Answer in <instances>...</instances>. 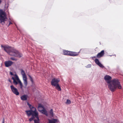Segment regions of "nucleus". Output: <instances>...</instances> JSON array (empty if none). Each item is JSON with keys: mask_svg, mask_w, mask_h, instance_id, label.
Returning <instances> with one entry per match:
<instances>
[{"mask_svg": "<svg viewBox=\"0 0 123 123\" xmlns=\"http://www.w3.org/2000/svg\"><path fill=\"white\" fill-rule=\"evenodd\" d=\"M12 79L13 80V83L15 85H17L18 84V82L16 81L14 78L13 77H12Z\"/></svg>", "mask_w": 123, "mask_h": 123, "instance_id": "obj_21", "label": "nucleus"}, {"mask_svg": "<svg viewBox=\"0 0 123 123\" xmlns=\"http://www.w3.org/2000/svg\"><path fill=\"white\" fill-rule=\"evenodd\" d=\"M55 87V88L57 89L59 91H61V87L59 86V84H58L56 85L55 86H54Z\"/></svg>", "mask_w": 123, "mask_h": 123, "instance_id": "obj_20", "label": "nucleus"}, {"mask_svg": "<svg viewBox=\"0 0 123 123\" xmlns=\"http://www.w3.org/2000/svg\"><path fill=\"white\" fill-rule=\"evenodd\" d=\"M10 59L13 61H17V58L13 57H11L10 58Z\"/></svg>", "mask_w": 123, "mask_h": 123, "instance_id": "obj_26", "label": "nucleus"}, {"mask_svg": "<svg viewBox=\"0 0 123 123\" xmlns=\"http://www.w3.org/2000/svg\"><path fill=\"white\" fill-rule=\"evenodd\" d=\"M23 79L24 80V84L26 86L27 85V77L23 78Z\"/></svg>", "mask_w": 123, "mask_h": 123, "instance_id": "obj_18", "label": "nucleus"}, {"mask_svg": "<svg viewBox=\"0 0 123 123\" xmlns=\"http://www.w3.org/2000/svg\"><path fill=\"white\" fill-rule=\"evenodd\" d=\"M60 81V80L59 79H57L56 78H54L52 80L51 82V85L54 86H55L56 85L58 84V83Z\"/></svg>", "mask_w": 123, "mask_h": 123, "instance_id": "obj_6", "label": "nucleus"}, {"mask_svg": "<svg viewBox=\"0 0 123 123\" xmlns=\"http://www.w3.org/2000/svg\"><path fill=\"white\" fill-rule=\"evenodd\" d=\"M3 0H0V4L1 3V2H2Z\"/></svg>", "mask_w": 123, "mask_h": 123, "instance_id": "obj_35", "label": "nucleus"}, {"mask_svg": "<svg viewBox=\"0 0 123 123\" xmlns=\"http://www.w3.org/2000/svg\"><path fill=\"white\" fill-rule=\"evenodd\" d=\"M27 104L29 107H30L31 105V104H30L28 102L27 103Z\"/></svg>", "mask_w": 123, "mask_h": 123, "instance_id": "obj_32", "label": "nucleus"}, {"mask_svg": "<svg viewBox=\"0 0 123 123\" xmlns=\"http://www.w3.org/2000/svg\"><path fill=\"white\" fill-rule=\"evenodd\" d=\"M91 65L90 64H89L86 66V67L87 68H90L91 67Z\"/></svg>", "mask_w": 123, "mask_h": 123, "instance_id": "obj_27", "label": "nucleus"}, {"mask_svg": "<svg viewBox=\"0 0 123 123\" xmlns=\"http://www.w3.org/2000/svg\"><path fill=\"white\" fill-rule=\"evenodd\" d=\"M57 119H53L52 120H49V123H56V122L57 121Z\"/></svg>", "mask_w": 123, "mask_h": 123, "instance_id": "obj_19", "label": "nucleus"}, {"mask_svg": "<svg viewBox=\"0 0 123 123\" xmlns=\"http://www.w3.org/2000/svg\"><path fill=\"white\" fill-rule=\"evenodd\" d=\"M7 20L6 15L5 12L2 9H0V23L4 24L5 21Z\"/></svg>", "mask_w": 123, "mask_h": 123, "instance_id": "obj_3", "label": "nucleus"}, {"mask_svg": "<svg viewBox=\"0 0 123 123\" xmlns=\"http://www.w3.org/2000/svg\"><path fill=\"white\" fill-rule=\"evenodd\" d=\"M10 74L11 75L14 76V75L13 74V73L12 72H10Z\"/></svg>", "mask_w": 123, "mask_h": 123, "instance_id": "obj_30", "label": "nucleus"}, {"mask_svg": "<svg viewBox=\"0 0 123 123\" xmlns=\"http://www.w3.org/2000/svg\"><path fill=\"white\" fill-rule=\"evenodd\" d=\"M29 108L30 109V110L26 111H29V112L30 113L31 112H32H32L33 111L35 112H38L36 111V108L35 107H33L32 105H31L30 107H29Z\"/></svg>", "mask_w": 123, "mask_h": 123, "instance_id": "obj_12", "label": "nucleus"}, {"mask_svg": "<svg viewBox=\"0 0 123 123\" xmlns=\"http://www.w3.org/2000/svg\"><path fill=\"white\" fill-rule=\"evenodd\" d=\"M104 79L106 81H107V82L108 84L110 83L111 81L110 80L111 79V76L108 75H106L105 76Z\"/></svg>", "mask_w": 123, "mask_h": 123, "instance_id": "obj_8", "label": "nucleus"}, {"mask_svg": "<svg viewBox=\"0 0 123 123\" xmlns=\"http://www.w3.org/2000/svg\"><path fill=\"white\" fill-rule=\"evenodd\" d=\"M108 88L112 92H114L117 88L120 89L121 86L120 82L118 79H114L112 80L111 83L108 85Z\"/></svg>", "mask_w": 123, "mask_h": 123, "instance_id": "obj_1", "label": "nucleus"}, {"mask_svg": "<svg viewBox=\"0 0 123 123\" xmlns=\"http://www.w3.org/2000/svg\"><path fill=\"white\" fill-rule=\"evenodd\" d=\"M8 81L11 83H12L11 80H10V79H9L8 80Z\"/></svg>", "mask_w": 123, "mask_h": 123, "instance_id": "obj_34", "label": "nucleus"}, {"mask_svg": "<svg viewBox=\"0 0 123 123\" xmlns=\"http://www.w3.org/2000/svg\"><path fill=\"white\" fill-rule=\"evenodd\" d=\"M18 82L19 83L20 88H22L23 86L22 83L19 80L18 81Z\"/></svg>", "mask_w": 123, "mask_h": 123, "instance_id": "obj_24", "label": "nucleus"}, {"mask_svg": "<svg viewBox=\"0 0 123 123\" xmlns=\"http://www.w3.org/2000/svg\"><path fill=\"white\" fill-rule=\"evenodd\" d=\"M15 78H16V79H17V80H18V81L19 80V79L18 76L16 74H15Z\"/></svg>", "mask_w": 123, "mask_h": 123, "instance_id": "obj_28", "label": "nucleus"}, {"mask_svg": "<svg viewBox=\"0 0 123 123\" xmlns=\"http://www.w3.org/2000/svg\"><path fill=\"white\" fill-rule=\"evenodd\" d=\"M95 57H96V56H93V57H92V58H95Z\"/></svg>", "mask_w": 123, "mask_h": 123, "instance_id": "obj_36", "label": "nucleus"}, {"mask_svg": "<svg viewBox=\"0 0 123 123\" xmlns=\"http://www.w3.org/2000/svg\"><path fill=\"white\" fill-rule=\"evenodd\" d=\"M10 87L11 91L14 94L16 95H19V93L18 92V89L16 88L13 85H11Z\"/></svg>", "mask_w": 123, "mask_h": 123, "instance_id": "obj_7", "label": "nucleus"}, {"mask_svg": "<svg viewBox=\"0 0 123 123\" xmlns=\"http://www.w3.org/2000/svg\"><path fill=\"white\" fill-rule=\"evenodd\" d=\"M2 48H4V49L7 53H8L11 47L9 46H3L2 45H1Z\"/></svg>", "mask_w": 123, "mask_h": 123, "instance_id": "obj_13", "label": "nucleus"}, {"mask_svg": "<svg viewBox=\"0 0 123 123\" xmlns=\"http://www.w3.org/2000/svg\"><path fill=\"white\" fill-rule=\"evenodd\" d=\"M26 114L28 117H29L31 115L32 116L31 117L29 118V121L31 122L35 118H38V113L35 112H29L28 111H25Z\"/></svg>", "mask_w": 123, "mask_h": 123, "instance_id": "obj_4", "label": "nucleus"}, {"mask_svg": "<svg viewBox=\"0 0 123 123\" xmlns=\"http://www.w3.org/2000/svg\"><path fill=\"white\" fill-rule=\"evenodd\" d=\"M27 104L29 107H30L31 105V104H30L28 102L27 103Z\"/></svg>", "mask_w": 123, "mask_h": 123, "instance_id": "obj_31", "label": "nucleus"}, {"mask_svg": "<svg viewBox=\"0 0 123 123\" xmlns=\"http://www.w3.org/2000/svg\"><path fill=\"white\" fill-rule=\"evenodd\" d=\"M110 56H112V55H110Z\"/></svg>", "mask_w": 123, "mask_h": 123, "instance_id": "obj_37", "label": "nucleus"}, {"mask_svg": "<svg viewBox=\"0 0 123 123\" xmlns=\"http://www.w3.org/2000/svg\"><path fill=\"white\" fill-rule=\"evenodd\" d=\"M95 62L96 63L100 68H105V67L100 62L98 59H95Z\"/></svg>", "mask_w": 123, "mask_h": 123, "instance_id": "obj_10", "label": "nucleus"}, {"mask_svg": "<svg viewBox=\"0 0 123 123\" xmlns=\"http://www.w3.org/2000/svg\"><path fill=\"white\" fill-rule=\"evenodd\" d=\"M44 108V106L40 104H38V105L37 108L38 111L40 112Z\"/></svg>", "mask_w": 123, "mask_h": 123, "instance_id": "obj_14", "label": "nucleus"}, {"mask_svg": "<svg viewBox=\"0 0 123 123\" xmlns=\"http://www.w3.org/2000/svg\"><path fill=\"white\" fill-rule=\"evenodd\" d=\"M10 55L15 57L20 58L23 55L18 50L11 47L8 52L7 53Z\"/></svg>", "mask_w": 123, "mask_h": 123, "instance_id": "obj_2", "label": "nucleus"}, {"mask_svg": "<svg viewBox=\"0 0 123 123\" xmlns=\"http://www.w3.org/2000/svg\"><path fill=\"white\" fill-rule=\"evenodd\" d=\"M28 96L26 95H22L20 98L21 100L23 101L26 100L27 99Z\"/></svg>", "mask_w": 123, "mask_h": 123, "instance_id": "obj_15", "label": "nucleus"}, {"mask_svg": "<svg viewBox=\"0 0 123 123\" xmlns=\"http://www.w3.org/2000/svg\"><path fill=\"white\" fill-rule=\"evenodd\" d=\"M9 20L10 21L11 20V19L10 18H9ZM12 24V23H11V21H9V24L8 25V27L11 24Z\"/></svg>", "mask_w": 123, "mask_h": 123, "instance_id": "obj_29", "label": "nucleus"}, {"mask_svg": "<svg viewBox=\"0 0 123 123\" xmlns=\"http://www.w3.org/2000/svg\"><path fill=\"white\" fill-rule=\"evenodd\" d=\"M28 76L29 78L30 79V80L31 81V82H32V84H33L34 82V81L32 79V78L29 75H28Z\"/></svg>", "mask_w": 123, "mask_h": 123, "instance_id": "obj_23", "label": "nucleus"}, {"mask_svg": "<svg viewBox=\"0 0 123 123\" xmlns=\"http://www.w3.org/2000/svg\"><path fill=\"white\" fill-rule=\"evenodd\" d=\"M105 54L104 51L102 50L97 55L96 57L99 58L102 57Z\"/></svg>", "mask_w": 123, "mask_h": 123, "instance_id": "obj_11", "label": "nucleus"}, {"mask_svg": "<svg viewBox=\"0 0 123 123\" xmlns=\"http://www.w3.org/2000/svg\"><path fill=\"white\" fill-rule=\"evenodd\" d=\"M49 113L50 115H51L52 117L53 116L54 113L52 109H51L49 111Z\"/></svg>", "mask_w": 123, "mask_h": 123, "instance_id": "obj_22", "label": "nucleus"}, {"mask_svg": "<svg viewBox=\"0 0 123 123\" xmlns=\"http://www.w3.org/2000/svg\"><path fill=\"white\" fill-rule=\"evenodd\" d=\"M41 112L43 114L47 116H48V114L47 113V111L46 110L45 108H44L41 111Z\"/></svg>", "mask_w": 123, "mask_h": 123, "instance_id": "obj_16", "label": "nucleus"}, {"mask_svg": "<svg viewBox=\"0 0 123 123\" xmlns=\"http://www.w3.org/2000/svg\"><path fill=\"white\" fill-rule=\"evenodd\" d=\"M20 71H21V74L23 78L26 77L24 71L22 69H20Z\"/></svg>", "mask_w": 123, "mask_h": 123, "instance_id": "obj_17", "label": "nucleus"}, {"mask_svg": "<svg viewBox=\"0 0 123 123\" xmlns=\"http://www.w3.org/2000/svg\"><path fill=\"white\" fill-rule=\"evenodd\" d=\"M66 103L67 104H69L71 103L70 100L69 99H67V102Z\"/></svg>", "mask_w": 123, "mask_h": 123, "instance_id": "obj_25", "label": "nucleus"}, {"mask_svg": "<svg viewBox=\"0 0 123 123\" xmlns=\"http://www.w3.org/2000/svg\"><path fill=\"white\" fill-rule=\"evenodd\" d=\"M80 52H78L71 51L65 50H63V53L64 55L70 56H74L78 55Z\"/></svg>", "mask_w": 123, "mask_h": 123, "instance_id": "obj_5", "label": "nucleus"}, {"mask_svg": "<svg viewBox=\"0 0 123 123\" xmlns=\"http://www.w3.org/2000/svg\"><path fill=\"white\" fill-rule=\"evenodd\" d=\"M4 122H5V120L4 119V118H3V119L2 123H4Z\"/></svg>", "mask_w": 123, "mask_h": 123, "instance_id": "obj_33", "label": "nucleus"}, {"mask_svg": "<svg viewBox=\"0 0 123 123\" xmlns=\"http://www.w3.org/2000/svg\"><path fill=\"white\" fill-rule=\"evenodd\" d=\"M13 64V62L10 61H6L5 62V64L6 67H8L11 66Z\"/></svg>", "mask_w": 123, "mask_h": 123, "instance_id": "obj_9", "label": "nucleus"}]
</instances>
